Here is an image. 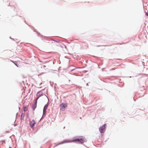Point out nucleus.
Here are the masks:
<instances>
[{"label":"nucleus","mask_w":148,"mask_h":148,"mask_svg":"<svg viewBox=\"0 0 148 148\" xmlns=\"http://www.w3.org/2000/svg\"><path fill=\"white\" fill-rule=\"evenodd\" d=\"M67 106V104L66 103H62L60 105V110H61L63 111L65 110V108Z\"/></svg>","instance_id":"nucleus-1"},{"label":"nucleus","mask_w":148,"mask_h":148,"mask_svg":"<svg viewBox=\"0 0 148 148\" xmlns=\"http://www.w3.org/2000/svg\"><path fill=\"white\" fill-rule=\"evenodd\" d=\"M36 122L34 120H33L31 121L30 123V127H31L32 128L34 126V125L35 124Z\"/></svg>","instance_id":"nucleus-4"},{"label":"nucleus","mask_w":148,"mask_h":148,"mask_svg":"<svg viewBox=\"0 0 148 148\" xmlns=\"http://www.w3.org/2000/svg\"><path fill=\"white\" fill-rule=\"evenodd\" d=\"M25 114L23 113H22L21 115V120H22L23 119L24 117Z\"/></svg>","instance_id":"nucleus-9"},{"label":"nucleus","mask_w":148,"mask_h":148,"mask_svg":"<svg viewBox=\"0 0 148 148\" xmlns=\"http://www.w3.org/2000/svg\"><path fill=\"white\" fill-rule=\"evenodd\" d=\"M37 106V105L36 104H34L32 106V108L33 110H34L36 108Z\"/></svg>","instance_id":"nucleus-7"},{"label":"nucleus","mask_w":148,"mask_h":148,"mask_svg":"<svg viewBox=\"0 0 148 148\" xmlns=\"http://www.w3.org/2000/svg\"><path fill=\"white\" fill-rule=\"evenodd\" d=\"M11 61L12 62H13V61Z\"/></svg>","instance_id":"nucleus-13"},{"label":"nucleus","mask_w":148,"mask_h":148,"mask_svg":"<svg viewBox=\"0 0 148 148\" xmlns=\"http://www.w3.org/2000/svg\"><path fill=\"white\" fill-rule=\"evenodd\" d=\"M83 138L82 136H80L79 137V139H82V138Z\"/></svg>","instance_id":"nucleus-11"},{"label":"nucleus","mask_w":148,"mask_h":148,"mask_svg":"<svg viewBox=\"0 0 148 148\" xmlns=\"http://www.w3.org/2000/svg\"><path fill=\"white\" fill-rule=\"evenodd\" d=\"M105 128L106 127L105 125H103L101 127L99 128L100 132L101 133H103L105 130Z\"/></svg>","instance_id":"nucleus-2"},{"label":"nucleus","mask_w":148,"mask_h":148,"mask_svg":"<svg viewBox=\"0 0 148 148\" xmlns=\"http://www.w3.org/2000/svg\"><path fill=\"white\" fill-rule=\"evenodd\" d=\"M146 15L148 16V12H146Z\"/></svg>","instance_id":"nucleus-12"},{"label":"nucleus","mask_w":148,"mask_h":148,"mask_svg":"<svg viewBox=\"0 0 148 148\" xmlns=\"http://www.w3.org/2000/svg\"><path fill=\"white\" fill-rule=\"evenodd\" d=\"M79 141L80 142H81V143H83V139H75L74 140H73L72 141Z\"/></svg>","instance_id":"nucleus-6"},{"label":"nucleus","mask_w":148,"mask_h":148,"mask_svg":"<svg viewBox=\"0 0 148 148\" xmlns=\"http://www.w3.org/2000/svg\"><path fill=\"white\" fill-rule=\"evenodd\" d=\"M9 148H12L11 147H10Z\"/></svg>","instance_id":"nucleus-14"},{"label":"nucleus","mask_w":148,"mask_h":148,"mask_svg":"<svg viewBox=\"0 0 148 148\" xmlns=\"http://www.w3.org/2000/svg\"><path fill=\"white\" fill-rule=\"evenodd\" d=\"M42 95V92L41 91H40L38 92L36 95V96L37 97V98H39Z\"/></svg>","instance_id":"nucleus-5"},{"label":"nucleus","mask_w":148,"mask_h":148,"mask_svg":"<svg viewBox=\"0 0 148 148\" xmlns=\"http://www.w3.org/2000/svg\"><path fill=\"white\" fill-rule=\"evenodd\" d=\"M48 106L47 104L45 105V106L43 110V115H45V114L46 113V110L47 109Z\"/></svg>","instance_id":"nucleus-3"},{"label":"nucleus","mask_w":148,"mask_h":148,"mask_svg":"<svg viewBox=\"0 0 148 148\" xmlns=\"http://www.w3.org/2000/svg\"><path fill=\"white\" fill-rule=\"evenodd\" d=\"M38 98H37V99H36V100L35 103L34 104H36V105H37V100H38Z\"/></svg>","instance_id":"nucleus-10"},{"label":"nucleus","mask_w":148,"mask_h":148,"mask_svg":"<svg viewBox=\"0 0 148 148\" xmlns=\"http://www.w3.org/2000/svg\"><path fill=\"white\" fill-rule=\"evenodd\" d=\"M28 110V106H25L23 107V110L25 112L27 111Z\"/></svg>","instance_id":"nucleus-8"}]
</instances>
